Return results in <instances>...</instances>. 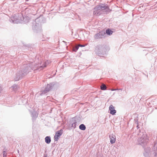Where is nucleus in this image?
Masks as SVG:
<instances>
[{
	"label": "nucleus",
	"instance_id": "1",
	"mask_svg": "<svg viewBox=\"0 0 157 157\" xmlns=\"http://www.w3.org/2000/svg\"><path fill=\"white\" fill-rule=\"evenodd\" d=\"M50 63V61L47 60L43 63H35L33 67L31 66V64L30 63L24 64L22 66V70L18 71L16 74L15 78H14L15 81H19L27 75L30 71L31 70H33L34 71H39L43 70Z\"/></svg>",
	"mask_w": 157,
	"mask_h": 157
},
{
	"label": "nucleus",
	"instance_id": "2",
	"mask_svg": "<svg viewBox=\"0 0 157 157\" xmlns=\"http://www.w3.org/2000/svg\"><path fill=\"white\" fill-rule=\"evenodd\" d=\"M45 19L43 16H40L36 18L33 21L32 25V29L34 32H37L41 29V25L42 23L46 22Z\"/></svg>",
	"mask_w": 157,
	"mask_h": 157
},
{
	"label": "nucleus",
	"instance_id": "3",
	"mask_svg": "<svg viewBox=\"0 0 157 157\" xmlns=\"http://www.w3.org/2000/svg\"><path fill=\"white\" fill-rule=\"evenodd\" d=\"M95 52L99 56L104 57L107 55L106 49L104 45H99L96 48Z\"/></svg>",
	"mask_w": 157,
	"mask_h": 157
},
{
	"label": "nucleus",
	"instance_id": "4",
	"mask_svg": "<svg viewBox=\"0 0 157 157\" xmlns=\"http://www.w3.org/2000/svg\"><path fill=\"white\" fill-rule=\"evenodd\" d=\"M138 144L143 147H144L147 144L148 139L146 135L143 134L141 137L138 138Z\"/></svg>",
	"mask_w": 157,
	"mask_h": 157
},
{
	"label": "nucleus",
	"instance_id": "5",
	"mask_svg": "<svg viewBox=\"0 0 157 157\" xmlns=\"http://www.w3.org/2000/svg\"><path fill=\"white\" fill-rule=\"evenodd\" d=\"M54 85V82L50 83L49 84H48L46 86L44 90L41 91L40 95L45 94L47 92H48L53 87Z\"/></svg>",
	"mask_w": 157,
	"mask_h": 157
},
{
	"label": "nucleus",
	"instance_id": "6",
	"mask_svg": "<svg viewBox=\"0 0 157 157\" xmlns=\"http://www.w3.org/2000/svg\"><path fill=\"white\" fill-rule=\"evenodd\" d=\"M105 32L101 31L99 33L96 34L94 36V38L95 40L102 38L105 37Z\"/></svg>",
	"mask_w": 157,
	"mask_h": 157
},
{
	"label": "nucleus",
	"instance_id": "7",
	"mask_svg": "<svg viewBox=\"0 0 157 157\" xmlns=\"http://www.w3.org/2000/svg\"><path fill=\"white\" fill-rule=\"evenodd\" d=\"M63 133V130L62 129H60L56 132L54 137V140L55 141H57L58 140L60 136Z\"/></svg>",
	"mask_w": 157,
	"mask_h": 157
},
{
	"label": "nucleus",
	"instance_id": "8",
	"mask_svg": "<svg viewBox=\"0 0 157 157\" xmlns=\"http://www.w3.org/2000/svg\"><path fill=\"white\" fill-rule=\"evenodd\" d=\"M10 21L12 23H17L18 21L17 19V16L15 14L13 15L10 18Z\"/></svg>",
	"mask_w": 157,
	"mask_h": 157
},
{
	"label": "nucleus",
	"instance_id": "9",
	"mask_svg": "<svg viewBox=\"0 0 157 157\" xmlns=\"http://www.w3.org/2000/svg\"><path fill=\"white\" fill-rule=\"evenodd\" d=\"M109 138L110 140V143L111 144H114L116 141V136L113 134H110L109 135Z\"/></svg>",
	"mask_w": 157,
	"mask_h": 157
},
{
	"label": "nucleus",
	"instance_id": "10",
	"mask_svg": "<svg viewBox=\"0 0 157 157\" xmlns=\"http://www.w3.org/2000/svg\"><path fill=\"white\" fill-rule=\"evenodd\" d=\"M109 108L110 113L112 115H114L116 113V111L114 109V107L112 105H110Z\"/></svg>",
	"mask_w": 157,
	"mask_h": 157
},
{
	"label": "nucleus",
	"instance_id": "11",
	"mask_svg": "<svg viewBox=\"0 0 157 157\" xmlns=\"http://www.w3.org/2000/svg\"><path fill=\"white\" fill-rule=\"evenodd\" d=\"M77 122L75 120H73L71 121L70 124H71V127L74 129L76 127Z\"/></svg>",
	"mask_w": 157,
	"mask_h": 157
},
{
	"label": "nucleus",
	"instance_id": "12",
	"mask_svg": "<svg viewBox=\"0 0 157 157\" xmlns=\"http://www.w3.org/2000/svg\"><path fill=\"white\" fill-rule=\"evenodd\" d=\"M38 114L36 112L33 111L31 114V116L32 117L33 120H35L36 118L37 117Z\"/></svg>",
	"mask_w": 157,
	"mask_h": 157
},
{
	"label": "nucleus",
	"instance_id": "13",
	"mask_svg": "<svg viewBox=\"0 0 157 157\" xmlns=\"http://www.w3.org/2000/svg\"><path fill=\"white\" fill-rule=\"evenodd\" d=\"M45 142L47 144H49L51 141V137L50 136H47L45 138Z\"/></svg>",
	"mask_w": 157,
	"mask_h": 157
},
{
	"label": "nucleus",
	"instance_id": "14",
	"mask_svg": "<svg viewBox=\"0 0 157 157\" xmlns=\"http://www.w3.org/2000/svg\"><path fill=\"white\" fill-rule=\"evenodd\" d=\"M101 14V11L99 10H94V14L96 15L99 16Z\"/></svg>",
	"mask_w": 157,
	"mask_h": 157
},
{
	"label": "nucleus",
	"instance_id": "15",
	"mask_svg": "<svg viewBox=\"0 0 157 157\" xmlns=\"http://www.w3.org/2000/svg\"><path fill=\"white\" fill-rule=\"evenodd\" d=\"M105 34L106 33L108 35H112L113 33V31L110 29H108L106 30Z\"/></svg>",
	"mask_w": 157,
	"mask_h": 157
},
{
	"label": "nucleus",
	"instance_id": "16",
	"mask_svg": "<svg viewBox=\"0 0 157 157\" xmlns=\"http://www.w3.org/2000/svg\"><path fill=\"white\" fill-rule=\"evenodd\" d=\"M79 128L82 130L84 131L86 129V127L84 124H81L79 126Z\"/></svg>",
	"mask_w": 157,
	"mask_h": 157
},
{
	"label": "nucleus",
	"instance_id": "17",
	"mask_svg": "<svg viewBox=\"0 0 157 157\" xmlns=\"http://www.w3.org/2000/svg\"><path fill=\"white\" fill-rule=\"evenodd\" d=\"M101 89L102 90H106V86L104 84H102L100 86Z\"/></svg>",
	"mask_w": 157,
	"mask_h": 157
},
{
	"label": "nucleus",
	"instance_id": "18",
	"mask_svg": "<svg viewBox=\"0 0 157 157\" xmlns=\"http://www.w3.org/2000/svg\"><path fill=\"white\" fill-rule=\"evenodd\" d=\"M31 46L32 45L30 44H28L24 45V46L28 50L31 49L32 48Z\"/></svg>",
	"mask_w": 157,
	"mask_h": 157
},
{
	"label": "nucleus",
	"instance_id": "19",
	"mask_svg": "<svg viewBox=\"0 0 157 157\" xmlns=\"http://www.w3.org/2000/svg\"><path fill=\"white\" fill-rule=\"evenodd\" d=\"M105 10L106 13H108L111 11V10L109 9V6L107 5L106 7V9Z\"/></svg>",
	"mask_w": 157,
	"mask_h": 157
},
{
	"label": "nucleus",
	"instance_id": "20",
	"mask_svg": "<svg viewBox=\"0 0 157 157\" xmlns=\"http://www.w3.org/2000/svg\"><path fill=\"white\" fill-rule=\"evenodd\" d=\"M79 48V47L78 45L74 46L73 47L72 50L73 51L76 52L78 50Z\"/></svg>",
	"mask_w": 157,
	"mask_h": 157
},
{
	"label": "nucleus",
	"instance_id": "21",
	"mask_svg": "<svg viewBox=\"0 0 157 157\" xmlns=\"http://www.w3.org/2000/svg\"><path fill=\"white\" fill-rule=\"evenodd\" d=\"M94 10H99L101 11V6H97L95 7Z\"/></svg>",
	"mask_w": 157,
	"mask_h": 157
},
{
	"label": "nucleus",
	"instance_id": "22",
	"mask_svg": "<svg viewBox=\"0 0 157 157\" xmlns=\"http://www.w3.org/2000/svg\"><path fill=\"white\" fill-rule=\"evenodd\" d=\"M106 5H105L104 6H101V10H105L106 9Z\"/></svg>",
	"mask_w": 157,
	"mask_h": 157
},
{
	"label": "nucleus",
	"instance_id": "23",
	"mask_svg": "<svg viewBox=\"0 0 157 157\" xmlns=\"http://www.w3.org/2000/svg\"><path fill=\"white\" fill-rule=\"evenodd\" d=\"M14 90L16 89L17 88V86L16 84H14L12 86Z\"/></svg>",
	"mask_w": 157,
	"mask_h": 157
},
{
	"label": "nucleus",
	"instance_id": "24",
	"mask_svg": "<svg viewBox=\"0 0 157 157\" xmlns=\"http://www.w3.org/2000/svg\"><path fill=\"white\" fill-rule=\"evenodd\" d=\"M144 155L145 157H149V155L148 153L146 152L145 153H144Z\"/></svg>",
	"mask_w": 157,
	"mask_h": 157
},
{
	"label": "nucleus",
	"instance_id": "25",
	"mask_svg": "<svg viewBox=\"0 0 157 157\" xmlns=\"http://www.w3.org/2000/svg\"><path fill=\"white\" fill-rule=\"evenodd\" d=\"M6 151H3V157H6Z\"/></svg>",
	"mask_w": 157,
	"mask_h": 157
},
{
	"label": "nucleus",
	"instance_id": "26",
	"mask_svg": "<svg viewBox=\"0 0 157 157\" xmlns=\"http://www.w3.org/2000/svg\"><path fill=\"white\" fill-rule=\"evenodd\" d=\"M78 47H83L86 46V45L79 44L78 45Z\"/></svg>",
	"mask_w": 157,
	"mask_h": 157
},
{
	"label": "nucleus",
	"instance_id": "27",
	"mask_svg": "<svg viewBox=\"0 0 157 157\" xmlns=\"http://www.w3.org/2000/svg\"><path fill=\"white\" fill-rule=\"evenodd\" d=\"M134 121L136 124H138V120L137 118L134 119Z\"/></svg>",
	"mask_w": 157,
	"mask_h": 157
},
{
	"label": "nucleus",
	"instance_id": "28",
	"mask_svg": "<svg viewBox=\"0 0 157 157\" xmlns=\"http://www.w3.org/2000/svg\"><path fill=\"white\" fill-rule=\"evenodd\" d=\"M48 155L47 154H44V155L43 157H47Z\"/></svg>",
	"mask_w": 157,
	"mask_h": 157
},
{
	"label": "nucleus",
	"instance_id": "29",
	"mask_svg": "<svg viewBox=\"0 0 157 157\" xmlns=\"http://www.w3.org/2000/svg\"><path fill=\"white\" fill-rule=\"evenodd\" d=\"M119 90L118 89H114L112 90L113 91V90Z\"/></svg>",
	"mask_w": 157,
	"mask_h": 157
},
{
	"label": "nucleus",
	"instance_id": "30",
	"mask_svg": "<svg viewBox=\"0 0 157 157\" xmlns=\"http://www.w3.org/2000/svg\"><path fill=\"white\" fill-rule=\"evenodd\" d=\"M119 90H122V88L119 89Z\"/></svg>",
	"mask_w": 157,
	"mask_h": 157
},
{
	"label": "nucleus",
	"instance_id": "31",
	"mask_svg": "<svg viewBox=\"0 0 157 157\" xmlns=\"http://www.w3.org/2000/svg\"><path fill=\"white\" fill-rule=\"evenodd\" d=\"M136 127H137V128H138V125H137V126H136Z\"/></svg>",
	"mask_w": 157,
	"mask_h": 157
},
{
	"label": "nucleus",
	"instance_id": "32",
	"mask_svg": "<svg viewBox=\"0 0 157 157\" xmlns=\"http://www.w3.org/2000/svg\"><path fill=\"white\" fill-rule=\"evenodd\" d=\"M138 135H141V134H140L139 133L138 134Z\"/></svg>",
	"mask_w": 157,
	"mask_h": 157
},
{
	"label": "nucleus",
	"instance_id": "33",
	"mask_svg": "<svg viewBox=\"0 0 157 157\" xmlns=\"http://www.w3.org/2000/svg\"><path fill=\"white\" fill-rule=\"evenodd\" d=\"M156 145V144H155L154 146V147H155V146Z\"/></svg>",
	"mask_w": 157,
	"mask_h": 157
},
{
	"label": "nucleus",
	"instance_id": "34",
	"mask_svg": "<svg viewBox=\"0 0 157 157\" xmlns=\"http://www.w3.org/2000/svg\"><path fill=\"white\" fill-rule=\"evenodd\" d=\"M140 130H139V131L140 133Z\"/></svg>",
	"mask_w": 157,
	"mask_h": 157
}]
</instances>
